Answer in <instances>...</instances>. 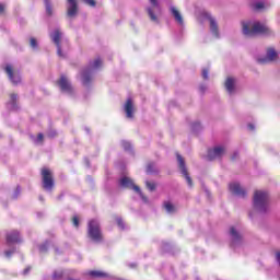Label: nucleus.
Returning <instances> with one entry per match:
<instances>
[{
    "mask_svg": "<svg viewBox=\"0 0 280 280\" xmlns=\"http://www.w3.org/2000/svg\"><path fill=\"white\" fill-rule=\"evenodd\" d=\"M201 75H202L203 80H209V69L203 68Z\"/></svg>",
    "mask_w": 280,
    "mask_h": 280,
    "instance_id": "obj_34",
    "label": "nucleus"
},
{
    "mask_svg": "<svg viewBox=\"0 0 280 280\" xmlns=\"http://www.w3.org/2000/svg\"><path fill=\"white\" fill-rule=\"evenodd\" d=\"M62 277V272L55 271L52 275V279H60Z\"/></svg>",
    "mask_w": 280,
    "mask_h": 280,
    "instance_id": "obj_37",
    "label": "nucleus"
},
{
    "mask_svg": "<svg viewBox=\"0 0 280 280\" xmlns=\"http://www.w3.org/2000/svg\"><path fill=\"white\" fill-rule=\"evenodd\" d=\"M121 145L125 152H131L132 144L129 141H126V140L121 141Z\"/></svg>",
    "mask_w": 280,
    "mask_h": 280,
    "instance_id": "obj_28",
    "label": "nucleus"
},
{
    "mask_svg": "<svg viewBox=\"0 0 280 280\" xmlns=\"http://www.w3.org/2000/svg\"><path fill=\"white\" fill-rule=\"evenodd\" d=\"M39 200H43V197H42V196H39Z\"/></svg>",
    "mask_w": 280,
    "mask_h": 280,
    "instance_id": "obj_50",
    "label": "nucleus"
},
{
    "mask_svg": "<svg viewBox=\"0 0 280 280\" xmlns=\"http://www.w3.org/2000/svg\"><path fill=\"white\" fill-rule=\"evenodd\" d=\"M88 235L92 242L100 244L104 240L102 236V228H100V221L93 219L88 224Z\"/></svg>",
    "mask_w": 280,
    "mask_h": 280,
    "instance_id": "obj_6",
    "label": "nucleus"
},
{
    "mask_svg": "<svg viewBox=\"0 0 280 280\" xmlns=\"http://www.w3.org/2000/svg\"><path fill=\"white\" fill-rule=\"evenodd\" d=\"M30 272V268L24 269L23 275H27Z\"/></svg>",
    "mask_w": 280,
    "mask_h": 280,
    "instance_id": "obj_46",
    "label": "nucleus"
},
{
    "mask_svg": "<svg viewBox=\"0 0 280 280\" xmlns=\"http://www.w3.org/2000/svg\"><path fill=\"white\" fill-rule=\"evenodd\" d=\"M118 185L124 189H132L133 191H136L137 195L140 196L143 202H148V197L143 195V191H141V188L139 186L135 185V182L132 180V178L128 176H124L119 179Z\"/></svg>",
    "mask_w": 280,
    "mask_h": 280,
    "instance_id": "obj_7",
    "label": "nucleus"
},
{
    "mask_svg": "<svg viewBox=\"0 0 280 280\" xmlns=\"http://www.w3.org/2000/svg\"><path fill=\"white\" fill-rule=\"evenodd\" d=\"M276 259H277V261H278V264L280 266V252L276 253Z\"/></svg>",
    "mask_w": 280,
    "mask_h": 280,
    "instance_id": "obj_42",
    "label": "nucleus"
},
{
    "mask_svg": "<svg viewBox=\"0 0 280 280\" xmlns=\"http://www.w3.org/2000/svg\"><path fill=\"white\" fill-rule=\"evenodd\" d=\"M7 106L10 110H19V105H16V94H11L10 102Z\"/></svg>",
    "mask_w": 280,
    "mask_h": 280,
    "instance_id": "obj_24",
    "label": "nucleus"
},
{
    "mask_svg": "<svg viewBox=\"0 0 280 280\" xmlns=\"http://www.w3.org/2000/svg\"><path fill=\"white\" fill-rule=\"evenodd\" d=\"M89 275H90V277H93L94 279H106V278L110 277V275H108L107 272L96 271V270L90 271Z\"/></svg>",
    "mask_w": 280,
    "mask_h": 280,
    "instance_id": "obj_23",
    "label": "nucleus"
},
{
    "mask_svg": "<svg viewBox=\"0 0 280 280\" xmlns=\"http://www.w3.org/2000/svg\"><path fill=\"white\" fill-rule=\"evenodd\" d=\"M226 154V148L223 145H217L213 149L208 150V159L209 161H214V159H221Z\"/></svg>",
    "mask_w": 280,
    "mask_h": 280,
    "instance_id": "obj_13",
    "label": "nucleus"
},
{
    "mask_svg": "<svg viewBox=\"0 0 280 280\" xmlns=\"http://www.w3.org/2000/svg\"><path fill=\"white\" fill-rule=\"evenodd\" d=\"M191 128L194 132H198V130L202 129V126L200 125V122H192Z\"/></svg>",
    "mask_w": 280,
    "mask_h": 280,
    "instance_id": "obj_31",
    "label": "nucleus"
},
{
    "mask_svg": "<svg viewBox=\"0 0 280 280\" xmlns=\"http://www.w3.org/2000/svg\"><path fill=\"white\" fill-rule=\"evenodd\" d=\"M247 128H248V130H250L253 132V130H255V125L254 124H248Z\"/></svg>",
    "mask_w": 280,
    "mask_h": 280,
    "instance_id": "obj_40",
    "label": "nucleus"
},
{
    "mask_svg": "<svg viewBox=\"0 0 280 280\" xmlns=\"http://www.w3.org/2000/svg\"><path fill=\"white\" fill-rule=\"evenodd\" d=\"M154 172H156L154 170V163L148 164V166H147V174H154Z\"/></svg>",
    "mask_w": 280,
    "mask_h": 280,
    "instance_id": "obj_32",
    "label": "nucleus"
},
{
    "mask_svg": "<svg viewBox=\"0 0 280 280\" xmlns=\"http://www.w3.org/2000/svg\"><path fill=\"white\" fill-rule=\"evenodd\" d=\"M50 38L57 47V56L59 58H67V54H69V40L62 38V31L60 27H56L50 33Z\"/></svg>",
    "mask_w": 280,
    "mask_h": 280,
    "instance_id": "obj_2",
    "label": "nucleus"
},
{
    "mask_svg": "<svg viewBox=\"0 0 280 280\" xmlns=\"http://www.w3.org/2000/svg\"><path fill=\"white\" fill-rule=\"evenodd\" d=\"M152 8H147L148 15L153 23H159V14H161V5L159 0H149Z\"/></svg>",
    "mask_w": 280,
    "mask_h": 280,
    "instance_id": "obj_9",
    "label": "nucleus"
},
{
    "mask_svg": "<svg viewBox=\"0 0 280 280\" xmlns=\"http://www.w3.org/2000/svg\"><path fill=\"white\" fill-rule=\"evenodd\" d=\"M44 136L43 133H38L36 138H33L34 143H43Z\"/></svg>",
    "mask_w": 280,
    "mask_h": 280,
    "instance_id": "obj_33",
    "label": "nucleus"
},
{
    "mask_svg": "<svg viewBox=\"0 0 280 280\" xmlns=\"http://www.w3.org/2000/svg\"><path fill=\"white\" fill-rule=\"evenodd\" d=\"M145 186L149 191H154V189H156V183L154 182L145 180Z\"/></svg>",
    "mask_w": 280,
    "mask_h": 280,
    "instance_id": "obj_29",
    "label": "nucleus"
},
{
    "mask_svg": "<svg viewBox=\"0 0 280 280\" xmlns=\"http://www.w3.org/2000/svg\"><path fill=\"white\" fill-rule=\"evenodd\" d=\"M85 165H88V167H90V164H89V159L85 158Z\"/></svg>",
    "mask_w": 280,
    "mask_h": 280,
    "instance_id": "obj_48",
    "label": "nucleus"
},
{
    "mask_svg": "<svg viewBox=\"0 0 280 280\" xmlns=\"http://www.w3.org/2000/svg\"><path fill=\"white\" fill-rule=\"evenodd\" d=\"M235 159H237V152H235V153L232 155V161H235Z\"/></svg>",
    "mask_w": 280,
    "mask_h": 280,
    "instance_id": "obj_44",
    "label": "nucleus"
},
{
    "mask_svg": "<svg viewBox=\"0 0 280 280\" xmlns=\"http://www.w3.org/2000/svg\"><path fill=\"white\" fill-rule=\"evenodd\" d=\"M56 135V131H50L49 133H48V137H54Z\"/></svg>",
    "mask_w": 280,
    "mask_h": 280,
    "instance_id": "obj_45",
    "label": "nucleus"
},
{
    "mask_svg": "<svg viewBox=\"0 0 280 280\" xmlns=\"http://www.w3.org/2000/svg\"><path fill=\"white\" fill-rule=\"evenodd\" d=\"M73 225L80 226V220L78 219V217H73Z\"/></svg>",
    "mask_w": 280,
    "mask_h": 280,
    "instance_id": "obj_39",
    "label": "nucleus"
},
{
    "mask_svg": "<svg viewBox=\"0 0 280 280\" xmlns=\"http://www.w3.org/2000/svg\"><path fill=\"white\" fill-rule=\"evenodd\" d=\"M230 237L232 240V248H235L236 246H240V244H242V235H240V232H237L234 226L230 228Z\"/></svg>",
    "mask_w": 280,
    "mask_h": 280,
    "instance_id": "obj_17",
    "label": "nucleus"
},
{
    "mask_svg": "<svg viewBox=\"0 0 280 280\" xmlns=\"http://www.w3.org/2000/svg\"><path fill=\"white\" fill-rule=\"evenodd\" d=\"M58 85L61 93H65L66 95H73V93H75L73 85H71V81H69V79H67L65 75L60 77Z\"/></svg>",
    "mask_w": 280,
    "mask_h": 280,
    "instance_id": "obj_11",
    "label": "nucleus"
},
{
    "mask_svg": "<svg viewBox=\"0 0 280 280\" xmlns=\"http://www.w3.org/2000/svg\"><path fill=\"white\" fill-rule=\"evenodd\" d=\"M200 91H201V93H205V85L200 86Z\"/></svg>",
    "mask_w": 280,
    "mask_h": 280,
    "instance_id": "obj_47",
    "label": "nucleus"
},
{
    "mask_svg": "<svg viewBox=\"0 0 280 280\" xmlns=\"http://www.w3.org/2000/svg\"><path fill=\"white\" fill-rule=\"evenodd\" d=\"M254 209L258 213H266L270 207V197L264 190H256L254 194Z\"/></svg>",
    "mask_w": 280,
    "mask_h": 280,
    "instance_id": "obj_3",
    "label": "nucleus"
},
{
    "mask_svg": "<svg viewBox=\"0 0 280 280\" xmlns=\"http://www.w3.org/2000/svg\"><path fill=\"white\" fill-rule=\"evenodd\" d=\"M278 58H279V54L277 52V50H275V48H268L266 56L258 58L257 62L259 65H270L272 62H276Z\"/></svg>",
    "mask_w": 280,
    "mask_h": 280,
    "instance_id": "obj_10",
    "label": "nucleus"
},
{
    "mask_svg": "<svg viewBox=\"0 0 280 280\" xmlns=\"http://www.w3.org/2000/svg\"><path fill=\"white\" fill-rule=\"evenodd\" d=\"M136 265H131V268H135Z\"/></svg>",
    "mask_w": 280,
    "mask_h": 280,
    "instance_id": "obj_51",
    "label": "nucleus"
},
{
    "mask_svg": "<svg viewBox=\"0 0 280 280\" xmlns=\"http://www.w3.org/2000/svg\"><path fill=\"white\" fill-rule=\"evenodd\" d=\"M237 84V79L233 78V77H229L225 80V89L229 93V95H233V93H235V85Z\"/></svg>",
    "mask_w": 280,
    "mask_h": 280,
    "instance_id": "obj_19",
    "label": "nucleus"
},
{
    "mask_svg": "<svg viewBox=\"0 0 280 280\" xmlns=\"http://www.w3.org/2000/svg\"><path fill=\"white\" fill-rule=\"evenodd\" d=\"M42 185L45 191H51V189H54V185H56L54 182V174L49 168L42 170Z\"/></svg>",
    "mask_w": 280,
    "mask_h": 280,
    "instance_id": "obj_8",
    "label": "nucleus"
},
{
    "mask_svg": "<svg viewBox=\"0 0 280 280\" xmlns=\"http://www.w3.org/2000/svg\"><path fill=\"white\" fill-rule=\"evenodd\" d=\"M252 7L259 12L260 10H264L266 8V0H250Z\"/></svg>",
    "mask_w": 280,
    "mask_h": 280,
    "instance_id": "obj_22",
    "label": "nucleus"
},
{
    "mask_svg": "<svg viewBox=\"0 0 280 280\" xmlns=\"http://www.w3.org/2000/svg\"><path fill=\"white\" fill-rule=\"evenodd\" d=\"M100 67H102L101 58H96L93 61H90L89 67L81 73L82 84L84 86H89V84H91V80H93V73H95Z\"/></svg>",
    "mask_w": 280,
    "mask_h": 280,
    "instance_id": "obj_4",
    "label": "nucleus"
},
{
    "mask_svg": "<svg viewBox=\"0 0 280 280\" xmlns=\"http://www.w3.org/2000/svg\"><path fill=\"white\" fill-rule=\"evenodd\" d=\"M67 16L69 19H75L78 16L79 8H78V0H67Z\"/></svg>",
    "mask_w": 280,
    "mask_h": 280,
    "instance_id": "obj_16",
    "label": "nucleus"
},
{
    "mask_svg": "<svg viewBox=\"0 0 280 280\" xmlns=\"http://www.w3.org/2000/svg\"><path fill=\"white\" fill-rule=\"evenodd\" d=\"M83 1L86 3V5H90L91 8H95L96 5L95 0H83Z\"/></svg>",
    "mask_w": 280,
    "mask_h": 280,
    "instance_id": "obj_36",
    "label": "nucleus"
},
{
    "mask_svg": "<svg viewBox=\"0 0 280 280\" xmlns=\"http://www.w3.org/2000/svg\"><path fill=\"white\" fill-rule=\"evenodd\" d=\"M44 3L46 8V14L48 16H51V14H54V8L51 7V3L49 2V0H44Z\"/></svg>",
    "mask_w": 280,
    "mask_h": 280,
    "instance_id": "obj_26",
    "label": "nucleus"
},
{
    "mask_svg": "<svg viewBox=\"0 0 280 280\" xmlns=\"http://www.w3.org/2000/svg\"><path fill=\"white\" fill-rule=\"evenodd\" d=\"M124 110L126 113L127 119H132L135 117V103H132V98H128L126 101Z\"/></svg>",
    "mask_w": 280,
    "mask_h": 280,
    "instance_id": "obj_18",
    "label": "nucleus"
},
{
    "mask_svg": "<svg viewBox=\"0 0 280 280\" xmlns=\"http://www.w3.org/2000/svg\"><path fill=\"white\" fill-rule=\"evenodd\" d=\"M4 71L12 84H19L21 82V74L12 68V65H7Z\"/></svg>",
    "mask_w": 280,
    "mask_h": 280,
    "instance_id": "obj_15",
    "label": "nucleus"
},
{
    "mask_svg": "<svg viewBox=\"0 0 280 280\" xmlns=\"http://www.w3.org/2000/svg\"><path fill=\"white\" fill-rule=\"evenodd\" d=\"M30 45L32 49H38V42L36 40V38L32 37L30 40Z\"/></svg>",
    "mask_w": 280,
    "mask_h": 280,
    "instance_id": "obj_30",
    "label": "nucleus"
},
{
    "mask_svg": "<svg viewBox=\"0 0 280 280\" xmlns=\"http://www.w3.org/2000/svg\"><path fill=\"white\" fill-rule=\"evenodd\" d=\"M3 10H5V7L3 4H0V14H3Z\"/></svg>",
    "mask_w": 280,
    "mask_h": 280,
    "instance_id": "obj_43",
    "label": "nucleus"
},
{
    "mask_svg": "<svg viewBox=\"0 0 280 280\" xmlns=\"http://www.w3.org/2000/svg\"><path fill=\"white\" fill-rule=\"evenodd\" d=\"M244 36H271L272 31L266 24L258 21H246L242 24Z\"/></svg>",
    "mask_w": 280,
    "mask_h": 280,
    "instance_id": "obj_1",
    "label": "nucleus"
},
{
    "mask_svg": "<svg viewBox=\"0 0 280 280\" xmlns=\"http://www.w3.org/2000/svg\"><path fill=\"white\" fill-rule=\"evenodd\" d=\"M117 225L119 226V229H121L124 231V229H126V225L124 224V220H121V218H118L116 220Z\"/></svg>",
    "mask_w": 280,
    "mask_h": 280,
    "instance_id": "obj_35",
    "label": "nucleus"
},
{
    "mask_svg": "<svg viewBox=\"0 0 280 280\" xmlns=\"http://www.w3.org/2000/svg\"><path fill=\"white\" fill-rule=\"evenodd\" d=\"M164 209L166 213H176V207L170 201L164 202Z\"/></svg>",
    "mask_w": 280,
    "mask_h": 280,
    "instance_id": "obj_25",
    "label": "nucleus"
},
{
    "mask_svg": "<svg viewBox=\"0 0 280 280\" xmlns=\"http://www.w3.org/2000/svg\"><path fill=\"white\" fill-rule=\"evenodd\" d=\"M162 249L164 253H167L170 250V245L167 243H163Z\"/></svg>",
    "mask_w": 280,
    "mask_h": 280,
    "instance_id": "obj_38",
    "label": "nucleus"
},
{
    "mask_svg": "<svg viewBox=\"0 0 280 280\" xmlns=\"http://www.w3.org/2000/svg\"><path fill=\"white\" fill-rule=\"evenodd\" d=\"M176 156H177L178 167H179L183 176L185 177L188 187H192L194 184L191 182V177L189 176V173H187V166L185 165V159L179 153H177Z\"/></svg>",
    "mask_w": 280,
    "mask_h": 280,
    "instance_id": "obj_12",
    "label": "nucleus"
},
{
    "mask_svg": "<svg viewBox=\"0 0 280 280\" xmlns=\"http://www.w3.org/2000/svg\"><path fill=\"white\" fill-rule=\"evenodd\" d=\"M20 194H21V188L18 187L14 194V198H19Z\"/></svg>",
    "mask_w": 280,
    "mask_h": 280,
    "instance_id": "obj_41",
    "label": "nucleus"
},
{
    "mask_svg": "<svg viewBox=\"0 0 280 280\" xmlns=\"http://www.w3.org/2000/svg\"><path fill=\"white\" fill-rule=\"evenodd\" d=\"M15 244H21V234L19 231L13 230L7 234V246L10 248L4 252L7 259H10L16 253Z\"/></svg>",
    "mask_w": 280,
    "mask_h": 280,
    "instance_id": "obj_5",
    "label": "nucleus"
},
{
    "mask_svg": "<svg viewBox=\"0 0 280 280\" xmlns=\"http://www.w3.org/2000/svg\"><path fill=\"white\" fill-rule=\"evenodd\" d=\"M49 246H51V242L46 241L45 243H43L42 245H39V253H47V250L49 249Z\"/></svg>",
    "mask_w": 280,
    "mask_h": 280,
    "instance_id": "obj_27",
    "label": "nucleus"
},
{
    "mask_svg": "<svg viewBox=\"0 0 280 280\" xmlns=\"http://www.w3.org/2000/svg\"><path fill=\"white\" fill-rule=\"evenodd\" d=\"M170 10L177 25H180L183 27L185 25V21L183 20V14H180V11H178L176 7H171Z\"/></svg>",
    "mask_w": 280,
    "mask_h": 280,
    "instance_id": "obj_20",
    "label": "nucleus"
},
{
    "mask_svg": "<svg viewBox=\"0 0 280 280\" xmlns=\"http://www.w3.org/2000/svg\"><path fill=\"white\" fill-rule=\"evenodd\" d=\"M208 21L210 23V32L212 36H214V38H220V32L218 31V22L215 21V19L209 16Z\"/></svg>",
    "mask_w": 280,
    "mask_h": 280,
    "instance_id": "obj_21",
    "label": "nucleus"
},
{
    "mask_svg": "<svg viewBox=\"0 0 280 280\" xmlns=\"http://www.w3.org/2000/svg\"><path fill=\"white\" fill-rule=\"evenodd\" d=\"M229 189L233 196L237 198H246V189L242 187V185L237 182H233L230 184Z\"/></svg>",
    "mask_w": 280,
    "mask_h": 280,
    "instance_id": "obj_14",
    "label": "nucleus"
},
{
    "mask_svg": "<svg viewBox=\"0 0 280 280\" xmlns=\"http://www.w3.org/2000/svg\"><path fill=\"white\" fill-rule=\"evenodd\" d=\"M249 218H252V219H253V212H249Z\"/></svg>",
    "mask_w": 280,
    "mask_h": 280,
    "instance_id": "obj_49",
    "label": "nucleus"
}]
</instances>
